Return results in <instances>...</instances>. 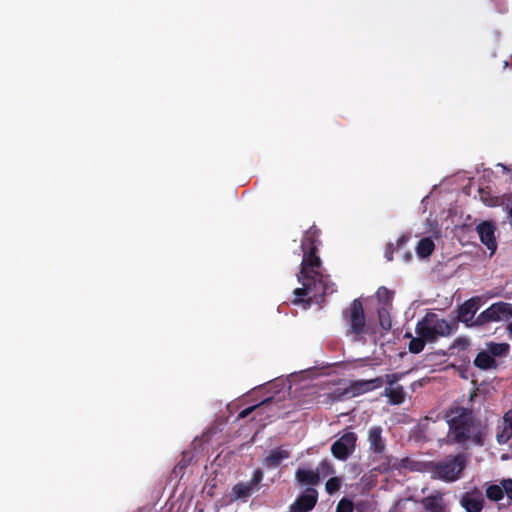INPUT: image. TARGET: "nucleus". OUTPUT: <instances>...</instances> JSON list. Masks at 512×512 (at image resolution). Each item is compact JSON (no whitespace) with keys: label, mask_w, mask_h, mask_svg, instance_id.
<instances>
[{"label":"nucleus","mask_w":512,"mask_h":512,"mask_svg":"<svg viewBox=\"0 0 512 512\" xmlns=\"http://www.w3.org/2000/svg\"><path fill=\"white\" fill-rule=\"evenodd\" d=\"M319 237L320 229L312 225L301 239L303 258L298 281L302 287L296 288L293 292L296 296L292 300L294 305L304 303L305 307H309L313 303L323 302L325 295L333 292V289L329 290L327 279L319 270L322 264L317 255Z\"/></svg>","instance_id":"obj_1"},{"label":"nucleus","mask_w":512,"mask_h":512,"mask_svg":"<svg viewBox=\"0 0 512 512\" xmlns=\"http://www.w3.org/2000/svg\"><path fill=\"white\" fill-rule=\"evenodd\" d=\"M448 424L447 443L466 445L468 442L483 446L488 435V425L474 414L472 408L450 407L445 414Z\"/></svg>","instance_id":"obj_2"},{"label":"nucleus","mask_w":512,"mask_h":512,"mask_svg":"<svg viewBox=\"0 0 512 512\" xmlns=\"http://www.w3.org/2000/svg\"><path fill=\"white\" fill-rule=\"evenodd\" d=\"M458 329L456 322L449 323L447 320L440 318L438 314L428 312L416 324V334L423 336L429 343L437 341L441 337H448Z\"/></svg>","instance_id":"obj_3"},{"label":"nucleus","mask_w":512,"mask_h":512,"mask_svg":"<svg viewBox=\"0 0 512 512\" xmlns=\"http://www.w3.org/2000/svg\"><path fill=\"white\" fill-rule=\"evenodd\" d=\"M468 463L466 453L448 455L442 461L432 462L430 472L434 478L445 482H454L461 477Z\"/></svg>","instance_id":"obj_4"},{"label":"nucleus","mask_w":512,"mask_h":512,"mask_svg":"<svg viewBox=\"0 0 512 512\" xmlns=\"http://www.w3.org/2000/svg\"><path fill=\"white\" fill-rule=\"evenodd\" d=\"M342 316L349 327L348 333L359 336L367 332L365 311L360 299H354L351 304L343 310Z\"/></svg>","instance_id":"obj_5"},{"label":"nucleus","mask_w":512,"mask_h":512,"mask_svg":"<svg viewBox=\"0 0 512 512\" xmlns=\"http://www.w3.org/2000/svg\"><path fill=\"white\" fill-rule=\"evenodd\" d=\"M512 318V303L495 302L482 311L476 318L474 324L483 327L492 322L508 321Z\"/></svg>","instance_id":"obj_6"},{"label":"nucleus","mask_w":512,"mask_h":512,"mask_svg":"<svg viewBox=\"0 0 512 512\" xmlns=\"http://www.w3.org/2000/svg\"><path fill=\"white\" fill-rule=\"evenodd\" d=\"M370 391L368 380H357L352 382L349 387L340 390L337 389L331 393L323 395L324 399L320 402L323 404L334 403L338 401H342L345 398H351L355 396H359L361 394L367 393Z\"/></svg>","instance_id":"obj_7"},{"label":"nucleus","mask_w":512,"mask_h":512,"mask_svg":"<svg viewBox=\"0 0 512 512\" xmlns=\"http://www.w3.org/2000/svg\"><path fill=\"white\" fill-rule=\"evenodd\" d=\"M358 436L352 431L345 432L331 445L333 457L340 461H346L356 450Z\"/></svg>","instance_id":"obj_8"},{"label":"nucleus","mask_w":512,"mask_h":512,"mask_svg":"<svg viewBox=\"0 0 512 512\" xmlns=\"http://www.w3.org/2000/svg\"><path fill=\"white\" fill-rule=\"evenodd\" d=\"M481 305V298L479 296H473L464 301L457 309L456 323L462 322L466 327H477L474 324L475 314L479 310Z\"/></svg>","instance_id":"obj_9"},{"label":"nucleus","mask_w":512,"mask_h":512,"mask_svg":"<svg viewBox=\"0 0 512 512\" xmlns=\"http://www.w3.org/2000/svg\"><path fill=\"white\" fill-rule=\"evenodd\" d=\"M279 399L275 397H268L256 405L249 406L243 409L238 414V419H244L251 413L256 412L260 416L259 420H262V415L266 414V417H271L277 410H280L283 406Z\"/></svg>","instance_id":"obj_10"},{"label":"nucleus","mask_w":512,"mask_h":512,"mask_svg":"<svg viewBox=\"0 0 512 512\" xmlns=\"http://www.w3.org/2000/svg\"><path fill=\"white\" fill-rule=\"evenodd\" d=\"M507 497V504L512 505V479H502L499 484H491L486 488V497L493 502H499Z\"/></svg>","instance_id":"obj_11"},{"label":"nucleus","mask_w":512,"mask_h":512,"mask_svg":"<svg viewBox=\"0 0 512 512\" xmlns=\"http://www.w3.org/2000/svg\"><path fill=\"white\" fill-rule=\"evenodd\" d=\"M387 451L381 453H370L369 460L371 462L372 470L380 474H386L391 470L398 469L396 466V458L388 455Z\"/></svg>","instance_id":"obj_12"},{"label":"nucleus","mask_w":512,"mask_h":512,"mask_svg":"<svg viewBox=\"0 0 512 512\" xmlns=\"http://www.w3.org/2000/svg\"><path fill=\"white\" fill-rule=\"evenodd\" d=\"M317 501V490L313 487H308L298 496L291 508L294 512H309L315 507Z\"/></svg>","instance_id":"obj_13"},{"label":"nucleus","mask_w":512,"mask_h":512,"mask_svg":"<svg viewBox=\"0 0 512 512\" xmlns=\"http://www.w3.org/2000/svg\"><path fill=\"white\" fill-rule=\"evenodd\" d=\"M383 428L380 425H373L367 431V441L370 453H381L387 451L386 438L383 436Z\"/></svg>","instance_id":"obj_14"},{"label":"nucleus","mask_w":512,"mask_h":512,"mask_svg":"<svg viewBox=\"0 0 512 512\" xmlns=\"http://www.w3.org/2000/svg\"><path fill=\"white\" fill-rule=\"evenodd\" d=\"M476 231L479 235L480 241L491 251L493 255L497 249V242L495 238V226L491 222L483 221L476 226Z\"/></svg>","instance_id":"obj_15"},{"label":"nucleus","mask_w":512,"mask_h":512,"mask_svg":"<svg viewBox=\"0 0 512 512\" xmlns=\"http://www.w3.org/2000/svg\"><path fill=\"white\" fill-rule=\"evenodd\" d=\"M484 503V496L477 489L472 492H466L460 500L461 506L467 512H481L484 507Z\"/></svg>","instance_id":"obj_16"},{"label":"nucleus","mask_w":512,"mask_h":512,"mask_svg":"<svg viewBox=\"0 0 512 512\" xmlns=\"http://www.w3.org/2000/svg\"><path fill=\"white\" fill-rule=\"evenodd\" d=\"M291 456V452L289 449L280 446L276 447L268 453V455L263 459L262 464L267 469H275L277 468L283 461L289 459Z\"/></svg>","instance_id":"obj_17"},{"label":"nucleus","mask_w":512,"mask_h":512,"mask_svg":"<svg viewBox=\"0 0 512 512\" xmlns=\"http://www.w3.org/2000/svg\"><path fill=\"white\" fill-rule=\"evenodd\" d=\"M423 508L428 512H445L441 494L429 495L421 500Z\"/></svg>","instance_id":"obj_18"},{"label":"nucleus","mask_w":512,"mask_h":512,"mask_svg":"<svg viewBox=\"0 0 512 512\" xmlns=\"http://www.w3.org/2000/svg\"><path fill=\"white\" fill-rule=\"evenodd\" d=\"M384 396L389 399V403L392 405H400L404 403L406 392L401 385L394 387H386L384 390Z\"/></svg>","instance_id":"obj_19"},{"label":"nucleus","mask_w":512,"mask_h":512,"mask_svg":"<svg viewBox=\"0 0 512 512\" xmlns=\"http://www.w3.org/2000/svg\"><path fill=\"white\" fill-rule=\"evenodd\" d=\"M296 479L300 483L308 485H317L321 481L319 471L311 469H298L296 471Z\"/></svg>","instance_id":"obj_20"},{"label":"nucleus","mask_w":512,"mask_h":512,"mask_svg":"<svg viewBox=\"0 0 512 512\" xmlns=\"http://www.w3.org/2000/svg\"><path fill=\"white\" fill-rule=\"evenodd\" d=\"M474 365L481 370H489L497 366L495 358H493L488 352L481 351L477 354L474 359Z\"/></svg>","instance_id":"obj_21"},{"label":"nucleus","mask_w":512,"mask_h":512,"mask_svg":"<svg viewBox=\"0 0 512 512\" xmlns=\"http://www.w3.org/2000/svg\"><path fill=\"white\" fill-rule=\"evenodd\" d=\"M256 488L249 482H239L232 488L233 495L237 499H244L250 497Z\"/></svg>","instance_id":"obj_22"},{"label":"nucleus","mask_w":512,"mask_h":512,"mask_svg":"<svg viewBox=\"0 0 512 512\" xmlns=\"http://www.w3.org/2000/svg\"><path fill=\"white\" fill-rule=\"evenodd\" d=\"M435 249V244L430 237L422 238L416 247V253L419 258L429 257Z\"/></svg>","instance_id":"obj_23"},{"label":"nucleus","mask_w":512,"mask_h":512,"mask_svg":"<svg viewBox=\"0 0 512 512\" xmlns=\"http://www.w3.org/2000/svg\"><path fill=\"white\" fill-rule=\"evenodd\" d=\"M410 237L407 236V235H401L398 239H397V245L396 247L394 246L393 243H388L386 245V248H385V253H384V256L386 258L387 261H392L393 260V254L395 252L396 249H402L409 241Z\"/></svg>","instance_id":"obj_24"},{"label":"nucleus","mask_w":512,"mask_h":512,"mask_svg":"<svg viewBox=\"0 0 512 512\" xmlns=\"http://www.w3.org/2000/svg\"><path fill=\"white\" fill-rule=\"evenodd\" d=\"M488 353L494 357L506 355L510 350V345L507 343L490 342L487 344Z\"/></svg>","instance_id":"obj_25"},{"label":"nucleus","mask_w":512,"mask_h":512,"mask_svg":"<svg viewBox=\"0 0 512 512\" xmlns=\"http://www.w3.org/2000/svg\"><path fill=\"white\" fill-rule=\"evenodd\" d=\"M480 200L487 206H496L498 204V197L492 195L489 187L479 188Z\"/></svg>","instance_id":"obj_26"},{"label":"nucleus","mask_w":512,"mask_h":512,"mask_svg":"<svg viewBox=\"0 0 512 512\" xmlns=\"http://www.w3.org/2000/svg\"><path fill=\"white\" fill-rule=\"evenodd\" d=\"M428 342L426 338L423 336H418L411 338L409 342V351L414 354H418L424 350L425 344Z\"/></svg>","instance_id":"obj_27"},{"label":"nucleus","mask_w":512,"mask_h":512,"mask_svg":"<svg viewBox=\"0 0 512 512\" xmlns=\"http://www.w3.org/2000/svg\"><path fill=\"white\" fill-rule=\"evenodd\" d=\"M376 297L380 303L385 306L390 305L393 300V292L382 286L378 288L376 292Z\"/></svg>","instance_id":"obj_28"},{"label":"nucleus","mask_w":512,"mask_h":512,"mask_svg":"<svg viewBox=\"0 0 512 512\" xmlns=\"http://www.w3.org/2000/svg\"><path fill=\"white\" fill-rule=\"evenodd\" d=\"M511 438L512 427H508L506 425H504L501 431L497 432L496 434V440L500 445L506 444Z\"/></svg>","instance_id":"obj_29"},{"label":"nucleus","mask_w":512,"mask_h":512,"mask_svg":"<svg viewBox=\"0 0 512 512\" xmlns=\"http://www.w3.org/2000/svg\"><path fill=\"white\" fill-rule=\"evenodd\" d=\"M341 488V479L339 477H331L325 484L326 492L330 495L336 493Z\"/></svg>","instance_id":"obj_30"},{"label":"nucleus","mask_w":512,"mask_h":512,"mask_svg":"<svg viewBox=\"0 0 512 512\" xmlns=\"http://www.w3.org/2000/svg\"><path fill=\"white\" fill-rule=\"evenodd\" d=\"M378 318H379V323L382 328H384V329L391 328V320L389 317V312L386 309V307H381L380 309H378Z\"/></svg>","instance_id":"obj_31"},{"label":"nucleus","mask_w":512,"mask_h":512,"mask_svg":"<svg viewBox=\"0 0 512 512\" xmlns=\"http://www.w3.org/2000/svg\"><path fill=\"white\" fill-rule=\"evenodd\" d=\"M404 376V373H390L386 374L383 379L384 383L387 384V387H394L396 385H399L398 382L402 379Z\"/></svg>","instance_id":"obj_32"},{"label":"nucleus","mask_w":512,"mask_h":512,"mask_svg":"<svg viewBox=\"0 0 512 512\" xmlns=\"http://www.w3.org/2000/svg\"><path fill=\"white\" fill-rule=\"evenodd\" d=\"M353 510V502L347 498H342L336 506V512H353Z\"/></svg>","instance_id":"obj_33"},{"label":"nucleus","mask_w":512,"mask_h":512,"mask_svg":"<svg viewBox=\"0 0 512 512\" xmlns=\"http://www.w3.org/2000/svg\"><path fill=\"white\" fill-rule=\"evenodd\" d=\"M469 347V340L466 337H458L454 340L451 348H457L460 351H464Z\"/></svg>","instance_id":"obj_34"},{"label":"nucleus","mask_w":512,"mask_h":512,"mask_svg":"<svg viewBox=\"0 0 512 512\" xmlns=\"http://www.w3.org/2000/svg\"><path fill=\"white\" fill-rule=\"evenodd\" d=\"M319 468L321 472L324 473V475H330L334 473V468L327 459H324L320 462Z\"/></svg>","instance_id":"obj_35"},{"label":"nucleus","mask_w":512,"mask_h":512,"mask_svg":"<svg viewBox=\"0 0 512 512\" xmlns=\"http://www.w3.org/2000/svg\"><path fill=\"white\" fill-rule=\"evenodd\" d=\"M263 479V471L261 469H256L252 475V478L249 482L257 489L260 482Z\"/></svg>","instance_id":"obj_36"},{"label":"nucleus","mask_w":512,"mask_h":512,"mask_svg":"<svg viewBox=\"0 0 512 512\" xmlns=\"http://www.w3.org/2000/svg\"><path fill=\"white\" fill-rule=\"evenodd\" d=\"M368 383H369L370 391H372L374 389L380 388L384 383V379H383V377H376L374 379L368 380Z\"/></svg>","instance_id":"obj_37"},{"label":"nucleus","mask_w":512,"mask_h":512,"mask_svg":"<svg viewBox=\"0 0 512 512\" xmlns=\"http://www.w3.org/2000/svg\"><path fill=\"white\" fill-rule=\"evenodd\" d=\"M411 499H401L396 504V510L397 512H404L403 510L406 509V507L411 504Z\"/></svg>","instance_id":"obj_38"},{"label":"nucleus","mask_w":512,"mask_h":512,"mask_svg":"<svg viewBox=\"0 0 512 512\" xmlns=\"http://www.w3.org/2000/svg\"><path fill=\"white\" fill-rule=\"evenodd\" d=\"M504 425L512 427V408L503 415Z\"/></svg>","instance_id":"obj_39"},{"label":"nucleus","mask_w":512,"mask_h":512,"mask_svg":"<svg viewBox=\"0 0 512 512\" xmlns=\"http://www.w3.org/2000/svg\"><path fill=\"white\" fill-rule=\"evenodd\" d=\"M411 463H412V461L408 457H406V458H403L399 464L396 462V466L398 467V469L410 468Z\"/></svg>","instance_id":"obj_40"},{"label":"nucleus","mask_w":512,"mask_h":512,"mask_svg":"<svg viewBox=\"0 0 512 512\" xmlns=\"http://www.w3.org/2000/svg\"><path fill=\"white\" fill-rule=\"evenodd\" d=\"M477 394H478V388L473 389L469 395V401L472 402L474 400V398L477 396Z\"/></svg>","instance_id":"obj_41"},{"label":"nucleus","mask_w":512,"mask_h":512,"mask_svg":"<svg viewBox=\"0 0 512 512\" xmlns=\"http://www.w3.org/2000/svg\"><path fill=\"white\" fill-rule=\"evenodd\" d=\"M403 258H404L405 262H409L412 259L411 252L410 251L405 252L403 255Z\"/></svg>","instance_id":"obj_42"},{"label":"nucleus","mask_w":512,"mask_h":512,"mask_svg":"<svg viewBox=\"0 0 512 512\" xmlns=\"http://www.w3.org/2000/svg\"><path fill=\"white\" fill-rule=\"evenodd\" d=\"M506 330H507V333H508L509 338H511V339H512V322H510V323L506 326Z\"/></svg>","instance_id":"obj_43"},{"label":"nucleus","mask_w":512,"mask_h":512,"mask_svg":"<svg viewBox=\"0 0 512 512\" xmlns=\"http://www.w3.org/2000/svg\"><path fill=\"white\" fill-rule=\"evenodd\" d=\"M416 385H421V384H420V383H418L417 381H416V382H413V383H412V385H411V388H412L413 390H415V386H416Z\"/></svg>","instance_id":"obj_44"},{"label":"nucleus","mask_w":512,"mask_h":512,"mask_svg":"<svg viewBox=\"0 0 512 512\" xmlns=\"http://www.w3.org/2000/svg\"><path fill=\"white\" fill-rule=\"evenodd\" d=\"M509 216L512 218V207L509 210Z\"/></svg>","instance_id":"obj_45"}]
</instances>
